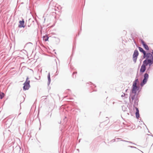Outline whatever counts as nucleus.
Segmentation results:
<instances>
[{
	"label": "nucleus",
	"mask_w": 153,
	"mask_h": 153,
	"mask_svg": "<svg viewBox=\"0 0 153 153\" xmlns=\"http://www.w3.org/2000/svg\"><path fill=\"white\" fill-rule=\"evenodd\" d=\"M139 55V53L137 50H135L133 55V59L135 63L136 62L137 56Z\"/></svg>",
	"instance_id": "39448f33"
},
{
	"label": "nucleus",
	"mask_w": 153,
	"mask_h": 153,
	"mask_svg": "<svg viewBox=\"0 0 153 153\" xmlns=\"http://www.w3.org/2000/svg\"><path fill=\"white\" fill-rule=\"evenodd\" d=\"M135 108L136 109V112L135 113L136 117L138 119L140 117L139 111L138 109L137 108L135 107Z\"/></svg>",
	"instance_id": "1a4fd4ad"
},
{
	"label": "nucleus",
	"mask_w": 153,
	"mask_h": 153,
	"mask_svg": "<svg viewBox=\"0 0 153 153\" xmlns=\"http://www.w3.org/2000/svg\"><path fill=\"white\" fill-rule=\"evenodd\" d=\"M5 94L1 91H0V97L1 99H2L4 96Z\"/></svg>",
	"instance_id": "9b49d317"
},
{
	"label": "nucleus",
	"mask_w": 153,
	"mask_h": 153,
	"mask_svg": "<svg viewBox=\"0 0 153 153\" xmlns=\"http://www.w3.org/2000/svg\"><path fill=\"white\" fill-rule=\"evenodd\" d=\"M19 27L20 28L24 27L25 26L24 25L25 22L24 19H23L22 21H20L19 22Z\"/></svg>",
	"instance_id": "0eeeda50"
},
{
	"label": "nucleus",
	"mask_w": 153,
	"mask_h": 153,
	"mask_svg": "<svg viewBox=\"0 0 153 153\" xmlns=\"http://www.w3.org/2000/svg\"><path fill=\"white\" fill-rule=\"evenodd\" d=\"M123 95H122V96H122V97H123Z\"/></svg>",
	"instance_id": "dca6fc26"
},
{
	"label": "nucleus",
	"mask_w": 153,
	"mask_h": 153,
	"mask_svg": "<svg viewBox=\"0 0 153 153\" xmlns=\"http://www.w3.org/2000/svg\"><path fill=\"white\" fill-rule=\"evenodd\" d=\"M152 54L150 53H147L143 55V57L146 59L143 61L149 64V66L153 63V56Z\"/></svg>",
	"instance_id": "f257e3e1"
},
{
	"label": "nucleus",
	"mask_w": 153,
	"mask_h": 153,
	"mask_svg": "<svg viewBox=\"0 0 153 153\" xmlns=\"http://www.w3.org/2000/svg\"><path fill=\"white\" fill-rule=\"evenodd\" d=\"M149 64L143 62V64L142 65L141 67V68L140 70V73H144L146 70V66H147Z\"/></svg>",
	"instance_id": "20e7f679"
},
{
	"label": "nucleus",
	"mask_w": 153,
	"mask_h": 153,
	"mask_svg": "<svg viewBox=\"0 0 153 153\" xmlns=\"http://www.w3.org/2000/svg\"><path fill=\"white\" fill-rule=\"evenodd\" d=\"M138 48L139 49V51L142 52L143 54V55H145V54L146 53V52L143 50V49L141 48L140 47H139Z\"/></svg>",
	"instance_id": "9d476101"
},
{
	"label": "nucleus",
	"mask_w": 153,
	"mask_h": 153,
	"mask_svg": "<svg viewBox=\"0 0 153 153\" xmlns=\"http://www.w3.org/2000/svg\"><path fill=\"white\" fill-rule=\"evenodd\" d=\"M30 81L29 80V78L28 77H27L26 81L24 84V86L23 88L24 90H27L30 87Z\"/></svg>",
	"instance_id": "7ed1b4c3"
},
{
	"label": "nucleus",
	"mask_w": 153,
	"mask_h": 153,
	"mask_svg": "<svg viewBox=\"0 0 153 153\" xmlns=\"http://www.w3.org/2000/svg\"><path fill=\"white\" fill-rule=\"evenodd\" d=\"M144 78L143 81V82L140 84L141 86H143L144 84L146 83L149 78L148 74L147 73H146L144 75Z\"/></svg>",
	"instance_id": "423d86ee"
},
{
	"label": "nucleus",
	"mask_w": 153,
	"mask_h": 153,
	"mask_svg": "<svg viewBox=\"0 0 153 153\" xmlns=\"http://www.w3.org/2000/svg\"><path fill=\"white\" fill-rule=\"evenodd\" d=\"M135 96V94H134V96H133L131 97V98L132 99V101H133L134 99V97Z\"/></svg>",
	"instance_id": "ddd939ff"
},
{
	"label": "nucleus",
	"mask_w": 153,
	"mask_h": 153,
	"mask_svg": "<svg viewBox=\"0 0 153 153\" xmlns=\"http://www.w3.org/2000/svg\"><path fill=\"white\" fill-rule=\"evenodd\" d=\"M43 39L45 41H46L48 40V37L47 36H45L43 37Z\"/></svg>",
	"instance_id": "f8f14e48"
},
{
	"label": "nucleus",
	"mask_w": 153,
	"mask_h": 153,
	"mask_svg": "<svg viewBox=\"0 0 153 153\" xmlns=\"http://www.w3.org/2000/svg\"><path fill=\"white\" fill-rule=\"evenodd\" d=\"M138 82V79H136L133 82V88L132 91L133 93H136L137 91L138 90V88L137 86V84Z\"/></svg>",
	"instance_id": "f03ea898"
},
{
	"label": "nucleus",
	"mask_w": 153,
	"mask_h": 153,
	"mask_svg": "<svg viewBox=\"0 0 153 153\" xmlns=\"http://www.w3.org/2000/svg\"><path fill=\"white\" fill-rule=\"evenodd\" d=\"M151 53L153 55V50L152 51Z\"/></svg>",
	"instance_id": "2eb2a0df"
},
{
	"label": "nucleus",
	"mask_w": 153,
	"mask_h": 153,
	"mask_svg": "<svg viewBox=\"0 0 153 153\" xmlns=\"http://www.w3.org/2000/svg\"><path fill=\"white\" fill-rule=\"evenodd\" d=\"M141 43L143 45V46L144 47V48L147 50H149V49L148 46L146 44L145 42L143 40H141Z\"/></svg>",
	"instance_id": "6e6552de"
},
{
	"label": "nucleus",
	"mask_w": 153,
	"mask_h": 153,
	"mask_svg": "<svg viewBox=\"0 0 153 153\" xmlns=\"http://www.w3.org/2000/svg\"><path fill=\"white\" fill-rule=\"evenodd\" d=\"M48 78L49 80L50 81V75L49 74L48 75Z\"/></svg>",
	"instance_id": "4468645a"
}]
</instances>
